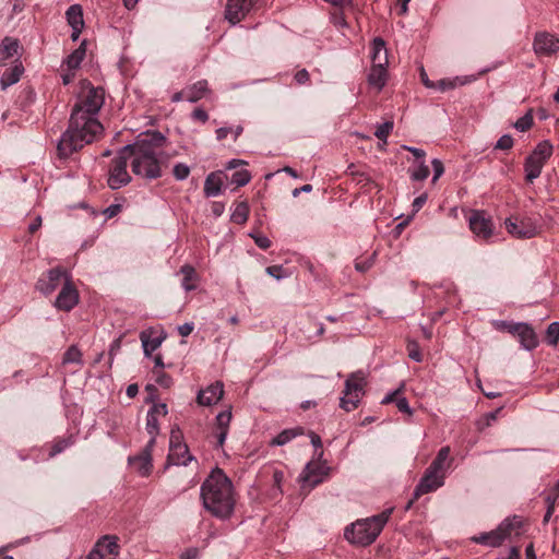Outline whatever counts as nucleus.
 Instances as JSON below:
<instances>
[{
    "label": "nucleus",
    "instance_id": "f257e3e1",
    "mask_svg": "<svg viewBox=\"0 0 559 559\" xmlns=\"http://www.w3.org/2000/svg\"><path fill=\"white\" fill-rule=\"evenodd\" d=\"M104 102L105 91L102 87L88 86L83 91L72 109L68 129L57 145L61 158L70 157L102 134L104 128L97 119V114Z\"/></svg>",
    "mask_w": 559,
    "mask_h": 559
},
{
    "label": "nucleus",
    "instance_id": "f03ea898",
    "mask_svg": "<svg viewBox=\"0 0 559 559\" xmlns=\"http://www.w3.org/2000/svg\"><path fill=\"white\" fill-rule=\"evenodd\" d=\"M166 141V136L159 131H146L139 134L133 143L124 145L122 153H128L132 158L133 174L147 180L160 178Z\"/></svg>",
    "mask_w": 559,
    "mask_h": 559
},
{
    "label": "nucleus",
    "instance_id": "7ed1b4c3",
    "mask_svg": "<svg viewBox=\"0 0 559 559\" xmlns=\"http://www.w3.org/2000/svg\"><path fill=\"white\" fill-rule=\"evenodd\" d=\"M204 508L215 518L227 520L235 508L233 484L221 468L213 469L201 486Z\"/></svg>",
    "mask_w": 559,
    "mask_h": 559
},
{
    "label": "nucleus",
    "instance_id": "20e7f679",
    "mask_svg": "<svg viewBox=\"0 0 559 559\" xmlns=\"http://www.w3.org/2000/svg\"><path fill=\"white\" fill-rule=\"evenodd\" d=\"M392 512L393 508H388L377 515L357 520L345 528V538L349 543L360 546L372 544L389 521Z\"/></svg>",
    "mask_w": 559,
    "mask_h": 559
},
{
    "label": "nucleus",
    "instance_id": "39448f33",
    "mask_svg": "<svg viewBox=\"0 0 559 559\" xmlns=\"http://www.w3.org/2000/svg\"><path fill=\"white\" fill-rule=\"evenodd\" d=\"M522 533L523 521L520 516L514 515L503 520L496 530L475 535L471 537V540L484 546L498 547L506 539H513L521 536Z\"/></svg>",
    "mask_w": 559,
    "mask_h": 559
},
{
    "label": "nucleus",
    "instance_id": "423d86ee",
    "mask_svg": "<svg viewBox=\"0 0 559 559\" xmlns=\"http://www.w3.org/2000/svg\"><path fill=\"white\" fill-rule=\"evenodd\" d=\"M366 383L362 371L350 373L345 381L343 396L340 399V407L346 412L356 409L365 394Z\"/></svg>",
    "mask_w": 559,
    "mask_h": 559
},
{
    "label": "nucleus",
    "instance_id": "0eeeda50",
    "mask_svg": "<svg viewBox=\"0 0 559 559\" xmlns=\"http://www.w3.org/2000/svg\"><path fill=\"white\" fill-rule=\"evenodd\" d=\"M507 231L518 239H530L535 237L540 229L538 218L524 214H515L504 219Z\"/></svg>",
    "mask_w": 559,
    "mask_h": 559
},
{
    "label": "nucleus",
    "instance_id": "6e6552de",
    "mask_svg": "<svg viewBox=\"0 0 559 559\" xmlns=\"http://www.w3.org/2000/svg\"><path fill=\"white\" fill-rule=\"evenodd\" d=\"M129 158V154L122 153V148H120L118 155L111 160L107 179L110 189L118 190L131 181V176L127 170Z\"/></svg>",
    "mask_w": 559,
    "mask_h": 559
},
{
    "label": "nucleus",
    "instance_id": "1a4fd4ad",
    "mask_svg": "<svg viewBox=\"0 0 559 559\" xmlns=\"http://www.w3.org/2000/svg\"><path fill=\"white\" fill-rule=\"evenodd\" d=\"M194 460L189 452L188 445L182 442V435L179 429H173L169 438V453L167 461L173 465L187 466Z\"/></svg>",
    "mask_w": 559,
    "mask_h": 559
},
{
    "label": "nucleus",
    "instance_id": "9d476101",
    "mask_svg": "<svg viewBox=\"0 0 559 559\" xmlns=\"http://www.w3.org/2000/svg\"><path fill=\"white\" fill-rule=\"evenodd\" d=\"M66 278H70L67 271L57 266L41 274L36 283V288L47 296L52 294L59 286L62 287Z\"/></svg>",
    "mask_w": 559,
    "mask_h": 559
},
{
    "label": "nucleus",
    "instance_id": "9b49d317",
    "mask_svg": "<svg viewBox=\"0 0 559 559\" xmlns=\"http://www.w3.org/2000/svg\"><path fill=\"white\" fill-rule=\"evenodd\" d=\"M445 474L428 466L414 490L415 498L436 491L444 485Z\"/></svg>",
    "mask_w": 559,
    "mask_h": 559
},
{
    "label": "nucleus",
    "instance_id": "f8f14e48",
    "mask_svg": "<svg viewBox=\"0 0 559 559\" xmlns=\"http://www.w3.org/2000/svg\"><path fill=\"white\" fill-rule=\"evenodd\" d=\"M255 2L257 0H227L225 19L236 25L251 12Z\"/></svg>",
    "mask_w": 559,
    "mask_h": 559
},
{
    "label": "nucleus",
    "instance_id": "ddd939ff",
    "mask_svg": "<svg viewBox=\"0 0 559 559\" xmlns=\"http://www.w3.org/2000/svg\"><path fill=\"white\" fill-rule=\"evenodd\" d=\"M79 302V293L70 278H66L61 290L59 292L55 307L62 311L72 310Z\"/></svg>",
    "mask_w": 559,
    "mask_h": 559
},
{
    "label": "nucleus",
    "instance_id": "4468645a",
    "mask_svg": "<svg viewBox=\"0 0 559 559\" xmlns=\"http://www.w3.org/2000/svg\"><path fill=\"white\" fill-rule=\"evenodd\" d=\"M469 228L474 235L483 240H488L493 233V224L489 217H486L484 212L475 211L469 216Z\"/></svg>",
    "mask_w": 559,
    "mask_h": 559
},
{
    "label": "nucleus",
    "instance_id": "2eb2a0df",
    "mask_svg": "<svg viewBox=\"0 0 559 559\" xmlns=\"http://www.w3.org/2000/svg\"><path fill=\"white\" fill-rule=\"evenodd\" d=\"M533 47L537 55L550 56L559 51V38L554 34L540 32L535 35Z\"/></svg>",
    "mask_w": 559,
    "mask_h": 559
},
{
    "label": "nucleus",
    "instance_id": "dca6fc26",
    "mask_svg": "<svg viewBox=\"0 0 559 559\" xmlns=\"http://www.w3.org/2000/svg\"><path fill=\"white\" fill-rule=\"evenodd\" d=\"M223 394V383L217 381L210 384L206 389L200 390L197 396V402L202 406H211L219 402Z\"/></svg>",
    "mask_w": 559,
    "mask_h": 559
},
{
    "label": "nucleus",
    "instance_id": "f3484780",
    "mask_svg": "<svg viewBox=\"0 0 559 559\" xmlns=\"http://www.w3.org/2000/svg\"><path fill=\"white\" fill-rule=\"evenodd\" d=\"M68 24L72 28L71 39L78 40L84 27L83 9L80 4H72L66 12Z\"/></svg>",
    "mask_w": 559,
    "mask_h": 559
},
{
    "label": "nucleus",
    "instance_id": "a211bd4d",
    "mask_svg": "<svg viewBox=\"0 0 559 559\" xmlns=\"http://www.w3.org/2000/svg\"><path fill=\"white\" fill-rule=\"evenodd\" d=\"M326 472L324 467L319 464L308 463L300 475L304 485L314 488L323 481Z\"/></svg>",
    "mask_w": 559,
    "mask_h": 559
},
{
    "label": "nucleus",
    "instance_id": "6ab92c4d",
    "mask_svg": "<svg viewBox=\"0 0 559 559\" xmlns=\"http://www.w3.org/2000/svg\"><path fill=\"white\" fill-rule=\"evenodd\" d=\"M152 450L153 448H148V444H146L139 455L129 459V462L136 466V469L141 476H147L151 473L153 467Z\"/></svg>",
    "mask_w": 559,
    "mask_h": 559
},
{
    "label": "nucleus",
    "instance_id": "aec40b11",
    "mask_svg": "<svg viewBox=\"0 0 559 559\" xmlns=\"http://www.w3.org/2000/svg\"><path fill=\"white\" fill-rule=\"evenodd\" d=\"M19 39L5 36L0 43V67L5 66L7 61L19 56Z\"/></svg>",
    "mask_w": 559,
    "mask_h": 559
},
{
    "label": "nucleus",
    "instance_id": "412c9836",
    "mask_svg": "<svg viewBox=\"0 0 559 559\" xmlns=\"http://www.w3.org/2000/svg\"><path fill=\"white\" fill-rule=\"evenodd\" d=\"M388 64L382 63H372V67L368 74V83L369 85L376 87L378 91H381L386 83V71Z\"/></svg>",
    "mask_w": 559,
    "mask_h": 559
},
{
    "label": "nucleus",
    "instance_id": "4be33fe9",
    "mask_svg": "<svg viewBox=\"0 0 559 559\" xmlns=\"http://www.w3.org/2000/svg\"><path fill=\"white\" fill-rule=\"evenodd\" d=\"M24 72L23 64L16 60L13 67L7 69L0 79L1 90L5 91L11 85L17 83Z\"/></svg>",
    "mask_w": 559,
    "mask_h": 559
},
{
    "label": "nucleus",
    "instance_id": "5701e85b",
    "mask_svg": "<svg viewBox=\"0 0 559 559\" xmlns=\"http://www.w3.org/2000/svg\"><path fill=\"white\" fill-rule=\"evenodd\" d=\"M516 337L521 346L526 350H532L538 345L536 333L527 323H523L522 329L519 331Z\"/></svg>",
    "mask_w": 559,
    "mask_h": 559
},
{
    "label": "nucleus",
    "instance_id": "b1692460",
    "mask_svg": "<svg viewBox=\"0 0 559 559\" xmlns=\"http://www.w3.org/2000/svg\"><path fill=\"white\" fill-rule=\"evenodd\" d=\"M209 84L206 80H200L186 87V100L189 103H197L202 99L207 93Z\"/></svg>",
    "mask_w": 559,
    "mask_h": 559
},
{
    "label": "nucleus",
    "instance_id": "393cba45",
    "mask_svg": "<svg viewBox=\"0 0 559 559\" xmlns=\"http://www.w3.org/2000/svg\"><path fill=\"white\" fill-rule=\"evenodd\" d=\"M223 179L221 174L211 173L204 181L203 192L206 198H214L222 193Z\"/></svg>",
    "mask_w": 559,
    "mask_h": 559
},
{
    "label": "nucleus",
    "instance_id": "a878e982",
    "mask_svg": "<svg viewBox=\"0 0 559 559\" xmlns=\"http://www.w3.org/2000/svg\"><path fill=\"white\" fill-rule=\"evenodd\" d=\"M450 453L451 449L449 445L442 447L429 466L432 467V469H438L439 472L447 474V471L452 463Z\"/></svg>",
    "mask_w": 559,
    "mask_h": 559
},
{
    "label": "nucleus",
    "instance_id": "bb28decb",
    "mask_svg": "<svg viewBox=\"0 0 559 559\" xmlns=\"http://www.w3.org/2000/svg\"><path fill=\"white\" fill-rule=\"evenodd\" d=\"M545 163L539 159H535V157H531L530 155L525 158L524 163V171L525 179L528 182H533L536 178H538L542 174L543 167Z\"/></svg>",
    "mask_w": 559,
    "mask_h": 559
},
{
    "label": "nucleus",
    "instance_id": "cd10ccee",
    "mask_svg": "<svg viewBox=\"0 0 559 559\" xmlns=\"http://www.w3.org/2000/svg\"><path fill=\"white\" fill-rule=\"evenodd\" d=\"M93 549H98L99 551H103L105 556L115 557L117 559L119 554V545L117 543V537L105 536L95 545Z\"/></svg>",
    "mask_w": 559,
    "mask_h": 559
},
{
    "label": "nucleus",
    "instance_id": "c85d7f7f",
    "mask_svg": "<svg viewBox=\"0 0 559 559\" xmlns=\"http://www.w3.org/2000/svg\"><path fill=\"white\" fill-rule=\"evenodd\" d=\"M301 435H304L302 427H294V428L284 429L276 437H274L271 440L270 444L273 447L274 445L282 447V445L287 444L293 439H295L296 437L301 436Z\"/></svg>",
    "mask_w": 559,
    "mask_h": 559
},
{
    "label": "nucleus",
    "instance_id": "c756f323",
    "mask_svg": "<svg viewBox=\"0 0 559 559\" xmlns=\"http://www.w3.org/2000/svg\"><path fill=\"white\" fill-rule=\"evenodd\" d=\"M371 58L372 63L388 64L389 62L385 41L381 37H376L372 40Z\"/></svg>",
    "mask_w": 559,
    "mask_h": 559
},
{
    "label": "nucleus",
    "instance_id": "7c9ffc66",
    "mask_svg": "<svg viewBox=\"0 0 559 559\" xmlns=\"http://www.w3.org/2000/svg\"><path fill=\"white\" fill-rule=\"evenodd\" d=\"M85 41H83L74 51H72L67 59L64 60V64L69 70L75 71L81 66L84 57H85Z\"/></svg>",
    "mask_w": 559,
    "mask_h": 559
},
{
    "label": "nucleus",
    "instance_id": "2f4dec72",
    "mask_svg": "<svg viewBox=\"0 0 559 559\" xmlns=\"http://www.w3.org/2000/svg\"><path fill=\"white\" fill-rule=\"evenodd\" d=\"M142 348L145 356H151L163 343L165 336L150 337L146 331L140 334Z\"/></svg>",
    "mask_w": 559,
    "mask_h": 559
},
{
    "label": "nucleus",
    "instance_id": "473e14b6",
    "mask_svg": "<svg viewBox=\"0 0 559 559\" xmlns=\"http://www.w3.org/2000/svg\"><path fill=\"white\" fill-rule=\"evenodd\" d=\"M179 272L183 276L181 282L182 288L186 292L195 289V285L193 284V282L197 280V272L194 267L190 264H185L180 267Z\"/></svg>",
    "mask_w": 559,
    "mask_h": 559
},
{
    "label": "nucleus",
    "instance_id": "72a5a7b5",
    "mask_svg": "<svg viewBox=\"0 0 559 559\" xmlns=\"http://www.w3.org/2000/svg\"><path fill=\"white\" fill-rule=\"evenodd\" d=\"M146 431L151 436L147 444L148 448H154L156 442V436L159 432V423L156 416H153V413H147L146 415Z\"/></svg>",
    "mask_w": 559,
    "mask_h": 559
},
{
    "label": "nucleus",
    "instance_id": "f704fd0d",
    "mask_svg": "<svg viewBox=\"0 0 559 559\" xmlns=\"http://www.w3.org/2000/svg\"><path fill=\"white\" fill-rule=\"evenodd\" d=\"M552 154V145L548 141H543L537 144V146L534 148L532 154H530L531 157H535V159H539L543 163H546V160L551 156Z\"/></svg>",
    "mask_w": 559,
    "mask_h": 559
},
{
    "label": "nucleus",
    "instance_id": "c9c22d12",
    "mask_svg": "<svg viewBox=\"0 0 559 559\" xmlns=\"http://www.w3.org/2000/svg\"><path fill=\"white\" fill-rule=\"evenodd\" d=\"M411 179L414 181H423L428 178L430 171L425 160L418 162L414 167L409 168Z\"/></svg>",
    "mask_w": 559,
    "mask_h": 559
},
{
    "label": "nucleus",
    "instance_id": "e433bc0d",
    "mask_svg": "<svg viewBox=\"0 0 559 559\" xmlns=\"http://www.w3.org/2000/svg\"><path fill=\"white\" fill-rule=\"evenodd\" d=\"M249 215V205L247 202L238 203L233 213L231 221L236 224H243L248 219Z\"/></svg>",
    "mask_w": 559,
    "mask_h": 559
},
{
    "label": "nucleus",
    "instance_id": "4c0bfd02",
    "mask_svg": "<svg viewBox=\"0 0 559 559\" xmlns=\"http://www.w3.org/2000/svg\"><path fill=\"white\" fill-rule=\"evenodd\" d=\"M273 486H272V489H271V492H270V497L275 499L277 497H280L283 492L282 490V483H283V479H284V472L283 471H280V469H275L273 472Z\"/></svg>",
    "mask_w": 559,
    "mask_h": 559
},
{
    "label": "nucleus",
    "instance_id": "58836bf2",
    "mask_svg": "<svg viewBox=\"0 0 559 559\" xmlns=\"http://www.w3.org/2000/svg\"><path fill=\"white\" fill-rule=\"evenodd\" d=\"M251 180V175L247 169H240L231 175L230 182L236 187H243Z\"/></svg>",
    "mask_w": 559,
    "mask_h": 559
},
{
    "label": "nucleus",
    "instance_id": "ea45409f",
    "mask_svg": "<svg viewBox=\"0 0 559 559\" xmlns=\"http://www.w3.org/2000/svg\"><path fill=\"white\" fill-rule=\"evenodd\" d=\"M496 67L497 66L484 68L477 74L456 76L455 81H456L457 85H465V84L475 82L476 80H478L479 76H481V75L488 73L489 71L496 69Z\"/></svg>",
    "mask_w": 559,
    "mask_h": 559
},
{
    "label": "nucleus",
    "instance_id": "a19ab883",
    "mask_svg": "<svg viewBox=\"0 0 559 559\" xmlns=\"http://www.w3.org/2000/svg\"><path fill=\"white\" fill-rule=\"evenodd\" d=\"M513 126L520 132L527 131L533 126L532 109H530L523 117L519 118Z\"/></svg>",
    "mask_w": 559,
    "mask_h": 559
},
{
    "label": "nucleus",
    "instance_id": "79ce46f5",
    "mask_svg": "<svg viewBox=\"0 0 559 559\" xmlns=\"http://www.w3.org/2000/svg\"><path fill=\"white\" fill-rule=\"evenodd\" d=\"M82 353L76 346H71L63 355V364H81Z\"/></svg>",
    "mask_w": 559,
    "mask_h": 559
},
{
    "label": "nucleus",
    "instance_id": "37998d69",
    "mask_svg": "<svg viewBox=\"0 0 559 559\" xmlns=\"http://www.w3.org/2000/svg\"><path fill=\"white\" fill-rule=\"evenodd\" d=\"M173 175L176 180H186L190 175V167L185 163H177L174 165Z\"/></svg>",
    "mask_w": 559,
    "mask_h": 559
},
{
    "label": "nucleus",
    "instance_id": "c03bdc74",
    "mask_svg": "<svg viewBox=\"0 0 559 559\" xmlns=\"http://www.w3.org/2000/svg\"><path fill=\"white\" fill-rule=\"evenodd\" d=\"M546 338L548 344L556 346L559 341V322H552L548 325L546 331Z\"/></svg>",
    "mask_w": 559,
    "mask_h": 559
},
{
    "label": "nucleus",
    "instance_id": "a18cd8bd",
    "mask_svg": "<svg viewBox=\"0 0 559 559\" xmlns=\"http://www.w3.org/2000/svg\"><path fill=\"white\" fill-rule=\"evenodd\" d=\"M393 130V122L392 121H385L381 124L377 126V129L374 131V135L384 142H386V139L390 134V132Z\"/></svg>",
    "mask_w": 559,
    "mask_h": 559
},
{
    "label": "nucleus",
    "instance_id": "49530a36",
    "mask_svg": "<svg viewBox=\"0 0 559 559\" xmlns=\"http://www.w3.org/2000/svg\"><path fill=\"white\" fill-rule=\"evenodd\" d=\"M231 419V412L224 411L217 414L216 416V425L217 430H228V426Z\"/></svg>",
    "mask_w": 559,
    "mask_h": 559
},
{
    "label": "nucleus",
    "instance_id": "de8ad7c7",
    "mask_svg": "<svg viewBox=\"0 0 559 559\" xmlns=\"http://www.w3.org/2000/svg\"><path fill=\"white\" fill-rule=\"evenodd\" d=\"M524 322H507V321H500L499 328L506 330L508 333L512 334L513 336H516L519 331L522 329Z\"/></svg>",
    "mask_w": 559,
    "mask_h": 559
},
{
    "label": "nucleus",
    "instance_id": "09e8293b",
    "mask_svg": "<svg viewBox=\"0 0 559 559\" xmlns=\"http://www.w3.org/2000/svg\"><path fill=\"white\" fill-rule=\"evenodd\" d=\"M250 237L254 240V243L260 248V249H263V250H266L271 247V240L264 236V235H261L259 233H251L250 234Z\"/></svg>",
    "mask_w": 559,
    "mask_h": 559
},
{
    "label": "nucleus",
    "instance_id": "8fccbe9b",
    "mask_svg": "<svg viewBox=\"0 0 559 559\" xmlns=\"http://www.w3.org/2000/svg\"><path fill=\"white\" fill-rule=\"evenodd\" d=\"M156 373V383L163 388H170L173 384V378L162 370L154 371Z\"/></svg>",
    "mask_w": 559,
    "mask_h": 559
},
{
    "label": "nucleus",
    "instance_id": "3c124183",
    "mask_svg": "<svg viewBox=\"0 0 559 559\" xmlns=\"http://www.w3.org/2000/svg\"><path fill=\"white\" fill-rule=\"evenodd\" d=\"M513 146V139L511 135L509 134H503L502 136L499 138V140L497 141L496 145H495V148L497 150H502V151H508L510 150L511 147Z\"/></svg>",
    "mask_w": 559,
    "mask_h": 559
},
{
    "label": "nucleus",
    "instance_id": "603ef678",
    "mask_svg": "<svg viewBox=\"0 0 559 559\" xmlns=\"http://www.w3.org/2000/svg\"><path fill=\"white\" fill-rule=\"evenodd\" d=\"M265 271L270 276L276 280H282L287 276V273L282 265H271L267 266Z\"/></svg>",
    "mask_w": 559,
    "mask_h": 559
},
{
    "label": "nucleus",
    "instance_id": "864d4df0",
    "mask_svg": "<svg viewBox=\"0 0 559 559\" xmlns=\"http://www.w3.org/2000/svg\"><path fill=\"white\" fill-rule=\"evenodd\" d=\"M456 86H457V83H456L455 79H453V80L442 79V80H439L437 83H435L433 88H436L440 92H445V91L452 90Z\"/></svg>",
    "mask_w": 559,
    "mask_h": 559
},
{
    "label": "nucleus",
    "instance_id": "5fc2aeb1",
    "mask_svg": "<svg viewBox=\"0 0 559 559\" xmlns=\"http://www.w3.org/2000/svg\"><path fill=\"white\" fill-rule=\"evenodd\" d=\"M431 165L433 170L432 182H436L443 175L444 166L443 163L438 158H433L431 160Z\"/></svg>",
    "mask_w": 559,
    "mask_h": 559
},
{
    "label": "nucleus",
    "instance_id": "6e6d98bb",
    "mask_svg": "<svg viewBox=\"0 0 559 559\" xmlns=\"http://www.w3.org/2000/svg\"><path fill=\"white\" fill-rule=\"evenodd\" d=\"M71 444V441L70 439H62V440H59L57 441L52 448H51V451H50V456H55L59 453H61L62 451H64L67 448H69Z\"/></svg>",
    "mask_w": 559,
    "mask_h": 559
},
{
    "label": "nucleus",
    "instance_id": "4d7b16f0",
    "mask_svg": "<svg viewBox=\"0 0 559 559\" xmlns=\"http://www.w3.org/2000/svg\"><path fill=\"white\" fill-rule=\"evenodd\" d=\"M500 412H501V408H498V409H496L493 412H490V413L486 414L484 419L478 423L479 428L484 429L485 427H489L491 425V423H493L497 419L498 414Z\"/></svg>",
    "mask_w": 559,
    "mask_h": 559
},
{
    "label": "nucleus",
    "instance_id": "13d9d810",
    "mask_svg": "<svg viewBox=\"0 0 559 559\" xmlns=\"http://www.w3.org/2000/svg\"><path fill=\"white\" fill-rule=\"evenodd\" d=\"M310 440H311V444L313 445L314 448V451H316V455L320 459L322 457L323 455V451H322V441H321V438L319 435L314 433V432H311L310 433Z\"/></svg>",
    "mask_w": 559,
    "mask_h": 559
},
{
    "label": "nucleus",
    "instance_id": "bf43d9fd",
    "mask_svg": "<svg viewBox=\"0 0 559 559\" xmlns=\"http://www.w3.org/2000/svg\"><path fill=\"white\" fill-rule=\"evenodd\" d=\"M395 404L400 412L405 413L407 415L413 414V409L411 408L409 403L405 396L397 397Z\"/></svg>",
    "mask_w": 559,
    "mask_h": 559
},
{
    "label": "nucleus",
    "instance_id": "052dcab7",
    "mask_svg": "<svg viewBox=\"0 0 559 559\" xmlns=\"http://www.w3.org/2000/svg\"><path fill=\"white\" fill-rule=\"evenodd\" d=\"M147 413H153V416L158 418L159 416H166L168 414V407L165 403H157L154 404Z\"/></svg>",
    "mask_w": 559,
    "mask_h": 559
},
{
    "label": "nucleus",
    "instance_id": "680f3d73",
    "mask_svg": "<svg viewBox=\"0 0 559 559\" xmlns=\"http://www.w3.org/2000/svg\"><path fill=\"white\" fill-rule=\"evenodd\" d=\"M372 264H373V259L369 258V259H365L362 261H357L355 263V269L360 273H365L372 266Z\"/></svg>",
    "mask_w": 559,
    "mask_h": 559
},
{
    "label": "nucleus",
    "instance_id": "e2e57ef3",
    "mask_svg": "<svg viewBox=\"0 0 559 559\" xmlns=\"http://www.w3.org/2000/svg\"><path fill=\"white\" fill-rule=\"evenodd\" d=\"M403 384L401 385V388H399L397 390L393 391V392H390L388 393L381 401L382 404H389V403H393L395 402L396 403V399L400 397V394L402 392V389H403Z\"/></svg>",
    "mask_w": 559,
    "mask_h": 559
},
{
    "label": "nucleus",
    "instance_id": "0e129e2a",
    "mask_svg": "<svg viewBox=\"0 0 559 559\" xmlns=\"http://www.w3.org/2000/svg\"><path fill=\"white\" fill-rule=\"evenodd\" d=\"M120 211H121V205L120 204H111V205H109L108 207H106L104 210L103 214L108 219V218H112L116 215H118V213Z\"/></svg>",
    "mask_w": 559,
    "mask_h": 559
},
{
    "label": "nucleus",
    "instance_id": "69168bd1",
    "mask_svg": "<svg viewBox=\"0 0 559 559\" xmlns=\"http://www.w3.org/2000/svg\"><path fill=\"white\" fill-rule=\"evenodd\" d=\"M403 148L411 152L418 162L425 160L426 153L424 150L407 145H404Z\"/></svg>",
    "mask_w": 559,
    "mask_h": 559
},
{
    "label": "nucleus",
    "instance_id": "338daca9",
    "mask_svg": "<svg viewBox=\"0 0 559 559\" xmlns=\"http://www.w3.org/2000/svg\"><path fill=\"white\" fill-rule=\"evenodd\" d=\"M191 116L194 120H199L202 123H205L209 120V115L203 108H195Z\"/></svg>",
    "mask_w": 559,
    "mask_h": 559
},
{
    "label": "nucleus",
    "instance_id": "774afa93",
    "mask_svg": "<svg viewBox=\"0 0 559 559\" xmlns=\"http://www.w3.org/2000/svg\"><path fill=\"white\" fill-rule=\"evenodd\" d=\"M427 199H428V195L427 193H423L420 195H418L414 201H413V209L414 211H419L424 204L427 202Z\"/></svg>",
    "mask_w": 559,
    "mask_h": 559
}]
</instances>
